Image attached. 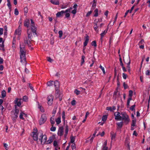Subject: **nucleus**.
<instances>
[{"mask_svg": "<svg viewBox=\"0 0 150 150\" xmlns=\"http://www.w3.org/2000/svg\"><path fill=\"white\" fill-rule=\"evenodd\" d=\"M31 29H28L27 30V34L28 35V39H31L33 38L32 32L34 34L36 35L37 27L35 26L34 22L33 20H31Z\"/></svg>", "mask_w": 150, "mask_h": 150, "instance_id": "nucleus-1", "label": "nucleus"}, {"mask_svg": "<svg viewBox=\"0 0 150 150\" xmlns=\"http://www.w3.org/2000/svg\"><path fill=\"white\" fill-rule=\"evenodd\" d=\"M20 55L21 59V62L23 63L26 62L25 51L24 46H23L22 47L20 45Z\"/></svg>", "mask_w": 150, "mask_h": 150, "instance_id": "nucleus-2", "label": "nucleus"}, {"mask_svg": "<svg viewBox=\"0 0 150 150\" xmlns=\"http://www.w3.org/2000/svg\"><path fill=\"white\" fill-rule=\"evenodd\" d=\"M121 120L123 121L125 124H128L130 121L129 116L126 112H121Z\"/></svg>", "mask_w": 150, "mask_h": 150, "instance_id": "nucleus-3", "label": "nucleus"}, {"mask_svg": "<svg viewBox=\"0 0 150 150\" xmlns=\"http://www.w3.org/2000/svg\"><path fill=\"white\" fill-rule=\"evenodd\" d=\"M32 135V137L33 140L36 141H38V137H40L42 135V133L40 132H32L31 134Z\"/></svg>", "mask_w": 150, "mask_h": 150, "instance_id": "nucleus-4", "label": "nucleus"}, {"mask_svg": "<svg viewBox=\"0 0 150 150\" xmlns=\"http://www.w3.org/2000/svg\"><path fill=\"white\" fill-rule=\"evenodd\" d=\"M40 137H39V140L40 141L41 144H44L47 141V138L46 135H43L42 133V135Z\"/></svg>", "mask_w": 150, "mask_h": 150, "instance_id": "nucleus-5", "label": "nucleus"}, {"mask_svg": "<svg viewBox=\"0 0 150 150\" xmlns=\"http://www.w3.org/2000/svg\"><path fill=\"white\" fill-rule=\"evenodd\" d=\"M47 120V118L46 116V115L45 114H43L41 116L40 119L39 120V124L40 125H41L45 122Z\"/></svg>", "mask_w": 150, "mask_h": 150, "instance_id": "nucleus-6", "label": "nucleus"}, {"mask_svg": "<svg viewBox=\"0 0 150 150\" xmlns=\"http://www.w3.org/2000/svg\"><path fill=\"white\" fill-rule=\"evenodd\" d=\"M68 125L64 124L63 126L59 127L58 131H63L64 130L65 131H68Z\"/></svg>", "mask_w": 150, "mask_h": 150, "instance_id": "nucleus-7", "label": "nucleus"}, {"mask_svg": "<svg viewBox=\"0 0 150 150\" xmlns=\"http://www.w3.org/2000/svg\"><path fill=\"white\" fill-rule=\"evenodd\" d=\"M127 61L126 60L125 61V63H126L127 66V67L128 69V72L130 73V60L129 57H128L127 58Z\"/></svg>", "mask_w": 150, "mask_h": 150, "instance_id": "nucleus-8", "label": "nucleus"}, {"mask_svg": "<svg viewBox=\"0 0 150 150\" xmlns=\"http://www.w3.org/2000/svg\"><path fill=\"white\" fill-rule=\"evenodd\" d=\"M115 119L117 120L121 121V113L119 112H116L114 113Z\"/></svg>", "mask_w": 150, "mask_h": 150, "instance_id": "nucleus-9", "label": "nucleus"}, {"mask_svg": "<svg viewBox=\"0 0 150 150\" xmlns=\"http://www.w3.org/2000/svg\"><path fill=\"white\" fill-rule=\"evenodd\" d=\"M53 100V96L52 95H49L47 97L48 104L49 105H51L52 103Z\"/></svg>", "mask_w": 150, "mask_h": 150, "instance_id": "nucleus-10", "label": "nucleus"}, {"mask_svg": "<svg viewBox=\"0 0 150 150\" xmlns=\"http://www.w3.org/2000/svg\"><path fill=\"white\" fill-rule=\"evenodd\" d=\"M22 99L21 98H16L14 102L16 106L20 107L21 105V101Z\"/></svg>", "mask_w": 150, "mask_h": 150, "instance_id": "nucleus-11", "label": "nucleus"}, {"mask_svg": "<svg viewBox=\"0 0 150 150\" xmlns=\"http://www.w3.org/2000/svg\"><path fill=\"white\" fill-rule=\"evenodd\" d=\"M29 19H26L25 20L24 23V26L26 27L27 28H29L30 27V22H31V20ZM31 24V23H30V24Z\"/></svg>", "mask_w": 150, "mask_h": 150, "instance_id": "nucleus-12", "label": "nucleus"}, {"mask_svg": "<svg viewBox=\"0 0 150 150\" xmlns=\"http://www.w3.org/2000/svg\"><path fill=\"white\" fill-rule=\"evenodd\" d=\"M21 27L20 26H18V28L15 30V34L18 35L19 36L21 35Z\"/></svg>", "mask_w": 150, "mask_h": 150, "instance_id": "nucleus-13", "label": "nucleus"}, {"mask_svg": "<svg viewBox=\"0 0 150 150\" xmlns=\"http://www.w3.org/2000/svg\"><path fill=\"white\" fill-rule=\"evenodd\" d=\"M30 39H28V40H27V38H26L25 39H24V44L25 45H27L30 47H31V45H30Z\"/></svg>", "mask_w": 150, "mask_h": 150, "instance_id": "nucleus-14", "label": "nucleus"}, {"mask_svg": "<svg viewBox=\"0 0 150 150\" xmlns=\"http://www.w3.org/2000/svg\"><path fill=\"white\" fill-rule=\"evenodd\" d=\"M116 109V108L115 106L111 107H108L106 108V110L111 111H113Z\"/></svg>", "mask_w": 150, "mask_h": 150, "instance_id": "nucleus-15", "label": "nucleus"}, {"mask_svg": "<svg viewBox=\"0 0 150 150\" xmlns=\"http://www.w3.org/2000/svg\"><path fill=\"white\" fill-rule=\"evenodd\" d=\"M108 118V115H104L102 117V121H103V122L101 123L100 125H102L107 120Z\"/></svg>", "mask_w": 150, "mask_h": 150, "instance_id": "nucleus-16", "label": "nucleus"}, {"mask_svg": "<svg viewBox=\"0 0 150 150\" xmlns=\"http://www.w3.org/2000/svg\"><path fill=\"white\" fill-rule=\"evenodd\" d=\"M50 2L53 4L55 5H59V1L56 0H51Z\"/></svg>", "mask_w": 150, "mask_h": 150, "instance_id": "nucleus-17", "label": "nucleus"}, {"mask_svg": "<svg viewBox=\"0 0 150 150\" xmlns=\"http://www.w3.org/2000/svg\"><path fill=\"white\" fill-rule=\"evenodd\" d=\"M15 113L14 115L16 117H18L17 115L19 112V110L18 109H17L16 105H15Z\"/></svg>", "mask_w": 150, "mask_h": 150, "instance_id": "nucleus-18", "label": "nucleus"}, {"mask_svg": "<svg viewBox=\"0 0 150 150\" xmlns=\"http://www.w3.org/2000/svg\"><path fill=\"white\" fill-rule=\"evenodd\" d=\"M85 39L86 40L83 43L84 47H85L87 45L89 40V37L87 35Z\"/></svg>", "mask_w": 150, "mask_h": 150, "instance_id": "nucleus-19", "label": "nucleus"}, {"mask_svg": "<svg viewBox=\"0 0 150 150\" xmlns=\"http://www.w3.org/2000/svg\"><path fill=\"white\" fill-rule=\"evenodd\" d=\"M53 140V137H50L49 139L46 141V144H51Z\"/></svg>", "mask_w": 150, "mask_h": 150, "instance_id": "nucleus-20", "label": "nucleus"}, {"mask_svg": "<svg viewBox=\"0 0 150 150\" xmlns=\"http://www.w3.org/2000/svg\"><path fill=\"white\" fill-rule=\"evenodd\" d=\"M65 13L64 12V11L62 10L60 11H59L56 14L57 17H59L62 16V15L63 13Z\"/></svg>", "mask_w": 150, "mask_h": 150, "instance_id": "nucleus-21", "label": "nucleus"}, {"mask_svg": "<svg viewBox=\"0 0 150 150\" xmlns=\"http://www.w3.org/2000/svg\"><path fill=\"white\" fill-rule=\"evenodd\" d=\"M111 137L112 140H114L115 137L116 133L114 132H111L110 133Z\"/></svg>", "mask_w": 150, "mask_h": 150, "instance_id": "nucleus-22", "label": "nucleus"}, {"mask_svg": "<svg viewBox=\"0 0 150 150\" xmlns=\"http://www.w3.org/2000/svg\"><path fill=\"white\" fill-rule=\"evenodd\" d=\"M54 86L56 88H58L59 87V83L57 81H56L54 82Z\"/></svg>", "mask_w": 150, "mask_h": 150, "instance_id": "nucleus-23", "label": "nucleus"}, {"mask_svg": "<svg viewBox=\"0 0 150 150\" xmlns=\"http://www.w3.org/2000/svg\"><path fill=\"white\" fill-rule=\"evenodd\" d=\"M61 117H59L55 119V121L57 125L59 124L61 122Z\"/></svg>", "mask_w": 150, "mask_h": 150, "instance_id": "nucleus-24", "label": "nucleus"}, {"mask_svg": "<svg viewBox=\"0 0 150 150\" xmlns=\"http://www.w3.org/2000/svg\"><path fill=\"white\" fill-rule=\"evenodd\" d=\"M26 114L25 113L23 112H21L19 116L20 118L22 120H24V119L23 117V116H26Z\"/></svg>", "mask_w": 150, "mask_h": 150, "instance_id": "nucleus-25", "label": "nucleus"}, {"mask_svg": "<svg viewBox=\"0 0 150 150\" xmlns=\"http://www.w3.org/2000/svg\"><path fill=\"white\" fill-rule=\"evenodd\" d=\"M76 136H73L72 135H71L70 137L71 142L72 143H74V142L75 141V139Z\"/></svg>", "mask_w": 150, "mask_h": 150, "instance_id": "nucleus-26", "label": "nucleus"}, {"mask_svg": "<svg viewBox=\"0 0 150 150\" xmlns=\"http://www.w3.org/2000/svg\"><path fill=\"white\" fill-rule=\"evenodd\" d=\"M124 122L121 121L119 122H117L116 124L117 126L119 127H121L123 125Z\"/></svg>", "mask_w": 150, "mask_h": 150, "instance_id": "nucleus-27", "label": "nucleus"}, {"mask_svg": "<svg viewBox=\"0 0 150 150\" xmlns=\"http://www.w3.org/2000/svg\"><path fill=\"white\" fill-rule=\"evenodd\" d=\"M54 116H53V117H51L50 118V122H51V124L52 125H54L55 123V122H54Z\"/></svg>", "mask_w": 150, "mask_h": 150, "instance_id": "nucleus-28", "label": "nucleus"}, {"mask_svg": "<svg viewBox=\"0 0 150 150\" xmlns=\"http://www.w3.org/2000/svg\"><path fill=\"white\" fill-rule=\"evenodd\" d=\"M125 143L126 145H127L128 147H129V139L127 137L126 138L125 141Z\"/></svg>", "mask_w": 150, "mask_h": 150, "instance_id": "nucleus-29", "label": "nucleus"}, {"mask_svg": "<svg viewBox=\"0 0 150 150\" xmlns=\"http://www.w3.org/2000/svg\"><path fill=\"white\" fill-rule=\"evenodd\" d=\"M94 12L95 14L94 15V16L95 17L98 16V9H96L94 11Z\"/></svg>", "mask_w": 150, "mask_h": 150, "instance_id": "nucleus-30", "label": "nucleus"}, {"mask_svg": "<svg viewBox=\"0 0 150 150\" xmlns=\"http://www.w3.org/2000/svg\"><path fill=\"white\" fill-rule=\"evenodd\" d=\"M107 31L105 30H104L102 33L100 34V36H101V39H102L103 38V36H104V35H105V34L106 33Z\"/></svg>", "mask_w": 150, "mask_h": 150, "instance_id": "nucleus-31", "label": "nucleus"}, {"mask_svg": "<svg viewBox=\"0 0 150 150\" xmlns=\"http://www.w3.org/2000/svg\"><path fill=\"white\" fill-rule=\"evenodd\" d=\"M38 108L40 109V111L42 112H44L45 111L43 108L40 104L38 105Z\"/></svg>", "mask_w": 150, "mask_h": 150, "instance_id": "nucleus-32", "label": "nucleus"}, {"mask_svg": "<svg viewBox=\"0 0 150 150\" xmlns=\"http://www.w3.org/2000/svg\"><path fill=\"white\" fill-rule=\"evenodd\" d=\"M54 83V81H48L47 83V85L48 86H52Z\"/></svg>", "mask_w": 150, "mask_h": 150, "instance_id": "nucleus-33", "label": "nucleus"}, {"mask_svg": "<svg viewBox=\"0 0 150 150\" xmlns=\"http://www.w3.org/2000/svg\"><path fill=\"white\" fill-rule=\"evenodd\" d=\"M6 92L5 90H3L1 92V96L3 98L5 97L6 96Z\"/></svg>", "mask_w": 150, "mask_h": 150, "instance_id": "nucleus-34", "label": "nucleus"}, {"mask_svg": "<svg viewBox=\"0 0 150 150\" xmlns=\"http://www.w3.org/2000/svg\"><path fill=\"white\" fill-rule=\"evenodd\" d=\"M98 25H94V30L98 32Z\"/></svg>", "mask_w": 150, "mask_h": 150, "instance_id": "nucleus-35", "label": "nucleus"}, {"mask_svg": "<svg viewBox=\"0 0 150 150\" xmlns=\"http://www.w3.org/2000/svg\"><path fill=\"white\" fill-rule=\"evenodd\" d=\"M72 9V8L71 7H70L69 8H68L66 9L65 11H64V13H70L71 12V10Z\"/></svg>", "mask_w": 150, "mask_h": 150, "instance_id": "nucleus-36", "label": "nucleus"}, {"mask_svg": "<svg viewBox=\"0 0 150 150\" xmlns=\"http://www.w3.org/2000/svg\"><path fill=\"white\" fill-rule=\"evenodd\" d=\"M85 58V57L84 56H82L81 58V65H82L84 63L85 61L84 59Z\"/></svg>", "mask_w": 150, "mask_h": 150, "instance_id": "nucleus-37", "label": "nucleus"}, {"mask_svg": "<svg viewBox=\"0 0 150 150\" xmlns=\"http://www.w3.org/2000/svg\"><path fill=\"white\" fill-rule=\"evenodd\" d=\"M53 145L54 146H55L57 148H58V144L56 141L55 140L54 141Z\"/></svg>", "mask_w": 150, "mask_h": 150, "instance_id": "nucleus-38", "label": "nucleus"}, {"mask_svg": "<svg viewBox=\"0 0 150 150\" xmlns=\"http://www.w3.org/2000/svg\"><path fill=\"white\" fill-rule=\"evenodd\" d=\"M102 70V71L103 73L104 74H105V73L104 68L103 67H102L101 65H100L99 67Z\"/></svg>", "mask_w": 150, "mask_h": 150, "instance_id": "nucleus-39", "label": "nucleus"}, {"mask_svg": "<svg viewBox=\"0 0 150 150\" xmlns=\"http://www.w3.org/2000/svg\"><path fill=\"white\" fill-rule=\"evenodd\" d=\"M28 97L26 96H24L23 98V100L25 102H27L28 100Z\"/></svg>", "mask_w": 150, "mask_h": 150, "instance_id": "nucleus-40", "label": "nucleus"}, {"mask_svg": "<svg viewBox=\"0 0 150 150\" xmlns=\"http://www.w3.org/2000/svg\"><path fill=\"white\" fill-rule=\"evenodd\" d=\"M96 133H95L93 134L92 137L90 139V141L91 143L92 142L93 140V139L96 135Z\"/></svg>", "mask_w": 150, "mask_h": 150, "instance_id": "nucleus-41", "label": "nucleus"}, {"mask_svg": "<svg viewBox=\"0 0 150 150\" xmlns=\"http://www.w3.org/2000/svg\"><path fill=\"white\" fill-rule=\"evenodd\" d=\"M58 33L59 34V37L61 38L62 36L63 32L62 30H59L58 32Z\"/></svg>", "mask_w": 150, "mask_h": 150, "instance_id": "nucleus-42", "label": "nucleus"}, {"mask_svg": "<svg viewBox=\"0 0 150 150\" xmlns=\"http://www.w3.org/2000/svg\"><path fill=\"white\" fill-rule=\"evenodd\" d=\"M91 45L96 47L97 46L96 42L95 41H93L91 43Z\"/></svg>", "mask_w": 150, "mask_h": 150, "instance_id": "nucleus-43", "label": "nucleus"}, {"mask_svg": "<svg viewBox=\"0 0 150 150\" xmlns=\"http://www.w3.org/2000/svg\"><path fill=\"white\" fill-rule=\"evenodd\" d=\"M19 12L18 10L16 8H15L14 10V14L16 15H18V14Z\"/></svg>", "mask_w": 150, "mask_h": 150, "instance_id": "nucleus-44", "label": "nucleus"}, {"mask_svg": "<svg viewBox=\"0 0 150 150\" xmlns=\"http://www.w3.org/2000/svg\"><path fill=\"white\" fill-rule=\"evenodd\" d=\"M135 107V105L134 104L132 106L129 108V109L131 110L132 111H133L134 110V108Z\"/></svg>", "mask_w": 150, "mask_h": 150, "instance_id": "nucleus-45", "label": "nucleus"}, {"mask_svg": "<svg viewBox=\"0 0 150 150\" xmlns=\"http://www.w3.org/2000/svg\"><path fill=\"white\" fill-rule=\"evenodd\" d=\"M129 97H132V96L133 92L132 90H129Z\"/></svg>", "mask_w": 150, "mask_h": 150, "instance_id": "nucleus-46", "label": "nucleus"}, {"mask_svg": "<svg viewBox=\"0 0 150 150\" xmlns=\"http://www.w3.org/2000/svg\"><path fill=\"white\" fill-rule=\"evenodd\" d=\"M96 3L93 2L91 8L92 9H94L95 8V7L96 6Z\"/></svg>", "mask_w": 150, "mask_h": 150, "instance_id": "nucleus-47", "label": "nucleus"}, {"mask_svg": "<svg viewBox=\"0 0 150 150\" xmlns=\"http://www.w3.org/2000/svg\"><path fill=\"white\" fill-rule=\"evenodd\" d=\"M71 146L72 150H76V146L75 143H73Z\"/></svg>", "mask_w": 150, "mask_h": 150, "instance_id": "nucleus-48", "label": "nucleus"}, {"mask_svg": "<svg viewBox=\"0 0 150 150\" xmlns=\"http://www.w3.org/2000/svg\"><path fill=\"white\" fill-rule=\"evenodd\" d=\"M0 47L2 48V50L4 51V42H2L1 44H0Z\"/></svg>", "mask_w": 150, "mask_h": 150, "instance_id": "nucleus-49", "label": "nucleus"}, {"mask_svg": "<svg viewBox=\"0 0 150 150\" xmlns=\"http://www.w3.org/2000/svg\"><path fill=\"white\" fill-rule=\"evenodd\" d=\"M136 119H133L132 120V126H135V124H136Z\"/></svg>", "mask_w": 150, "mask_h": 150, "instance_id": "nucleus-50", "label": "nucleus"}, {"mask_svg": "<svg viewBox=\"0 0 150 150\" xmlns=\"http://www.w3.org/2000/svg\"><path fill=\"white\" fill-rule=\"evenodd\" d=\"M62 118L63 120H64L65 118V115L64 111H63L62 112Z\"/></svg>", "mask_w": 150, "mask_h": 150, "instance_id": "nucleus-51", "label": "nucleus"}, {"mask_svg": "<svg viewBox=\"0 0 150 150\" xmlns=\"http://www.w3.org/2000/svg\"><path fill=\"white\" fill-rule=\"evenodd\" d=\"M145 74L147 76L150 75V70H147L145 72Z\"/></svg>", "mask_w": 150, "mask_h": 150, "instance_id": "nucleus-52", "label": "nucleus"}, {"mask_svg": "<svg viewBox=\"0 0 150 150\" xmlns=\"http://www.w3.org/2000/svg\"><path fill=\"white\" fill-rule=\"evenodd\" d=\"M7 2L8 3L7 4V6L9 8H11V5L10 0H7Z\"/></svg>", "mask_w": 150, "mask_h": 150, "instance_id": "nucleus-53", "label": "nucleus"}, {"mask_svg": "<svg viewBox=\"0 0 150 150\" xmlns=\"http://www.w3.org/2000/svg\"><path fill=\"white\" fill-rule=\"evenodd\" d=\"M57 107L55 106L54 108L53 109V114H55V113L56 112V111L57 110Z\"/></svg>", "mask_w": 150, "mask_h": 150, "instance_id": "nucleus-54", "label": "nucleus"}, {"mask_svg": "<svg viewBox=\"0 0 150 150\" xmlns=\"http://www.w3.org/2000/svg\"><path fill=\"white\" fill-rule=\"evenodd\" d=\"M74 93L76 94V95H78L80 94V91L77 89H76L74 91Z\"/></svg>", "mask_w": 150, "mask_h": 150, "instance_id": "nucleus-55", "label": "nucleus"}, {"mask_svg": "<svg viewBox=\"0 0 150 150\" xmlns=\"http://www.w3.org/2000/svg\"><path fill=\"white\" fill-rule=\"evenodd\" d=\"M4 146L5 148V149L6 150H7L8 148V145L6 143H4Z\"/></svg>", "mask_w": 150, "mask_h": 150, "instance_id": "nucleus-56", "label": "nucleus"}, {"mask_svg": "<svg viewBox=\"0 0 150 150\" xmlns=\"http://www.w3.org/2000/svg\"><path fill=\"white\" fill-rule=\"evenodd\" d=\"M56 128L55 127H52L50 128V130L51 131H55L56 130Z\"/></svg>", "mask_w": 150, "mask_h": 150, "instance_id": "nucleus-57", "label": "nucleus"}, {"mask_svg": "<svg viewBox=\"0 0 150 150\" xmlns=\"http://www.w3.org/2000/svg\"><path fill=\"white\" fill-rule=\"evenodd\" d=\"M104 134H105L104 132H102V133H101L100 134L99 133L98 134H97V136H98L99 135H100L101 137H103L104 136Z\"/></svg>", "mask_w": 150, "mask_h": 150, "instance_id": "nucleus-58", "label": "nucleus"}, {"mask_svg": "<svg viewBox=\"0 0 150 150\" xmlns=\"http://www.w3.org/2000/svg\"><path fill=\"white\" fill-rule=\"evenodd\" d=\"M127 76V75L126 74L124 73L122 74V76L124 79H126Z\"/></svg>", "mask_w": 150, "mask_h": 150, "instance_id": "nucleus-59", "label": "nucleus"}, {"mask_svg": "<svg viewBox=\"0 0 150 150\" xmlns=\"http://www.w3.org/2000/svg\"><path fill=\"white\" fill-rule=\"evenodd\" d=\"M47 60L50 62H52L53 60L50 57H47Z\"/></svg>", "mask_w": 150, "mask_h": 150, "instance_id": "nucleus-60", "label": "nucleus"}, {"mask_svg": "<svg viewBox=\"0 0 150 150\" xmlns=\"http://www.w3.org/2000/svg\"><path fill=\"white\" fill-rule=\"evenodd\" d=\"M71 104L73 106L75 105L76 104V101L74 100L71 102Z\"/></svg>", "mask_w": 150, "mask_h": 150, "instance_id": "nucleus-61", "label": "nucleus"}, {"mask_svg": "<svg viewBox=\"0 0 150 150\" xmlns=\"http://www.w3.org/2000/svg\"><path fill=\"white\" fill-rule=\"evenodd\" d=\"M92 11H91L89 12H88L86 15V17L89 16L92 13Z\"/></svg>", "mask_w": 150, "mask_h": 150, "instance_id": "nucleus-62", "label": "nucleus"}, {"mask_svg": "<svg viewBox=\"0 0 150 150\" xmlns=\"http://www.w3.org/2000/svg\"><path fill=\"white\" fill-rule=\"evenodd\" d=\"M67 5H62L61 7V8L62 9H64L67 7Z\"/></svg>", "mask_w": 150, "mask_h": 150, "instance_id": "nucleus-63", "label": "nucleus"}, {"mask_svg": "<svg viewBox=\"0 0 150 150\" xmlns=\"http://www.w3.org/2000/svg\"><path fill=\"white\" fill-rule=\"evenodd\" d=\"M108 147H105V146H102V150H108Z\"/></svg>", "mask_w": 150, "mask_h": 150, "instance_id": "nucleus-64", "label": "nucleus"}]
</instances>
